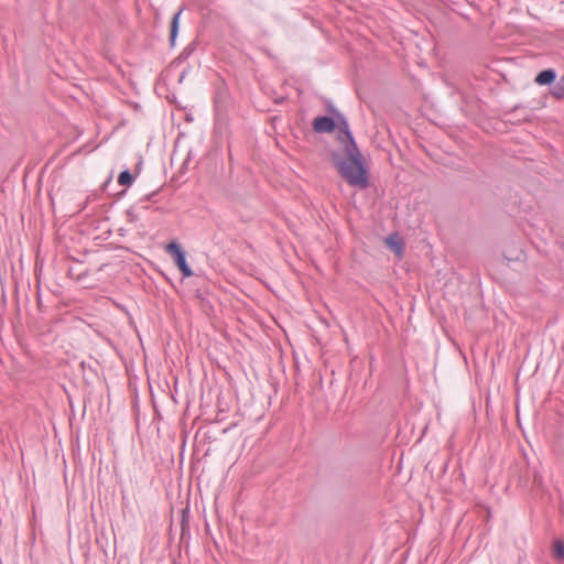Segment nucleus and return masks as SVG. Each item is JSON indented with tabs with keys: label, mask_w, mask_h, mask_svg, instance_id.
Here are the masks:
<instances>
[{
	"label": "nucleus",
	"mask_w": 564,
	"mask_h": 564,
	"mask_svg": "<svg viewBox=\"0 0 564 564\" xmlns=\"http://www.w3.org/2000/svg\"><path fill=\"white\" fill-rule=\"evenodd\" d=\"M330 111L336 116V126L339 127L338 140L344 145L346 159L338 152L330 153L333 165L338 170L340 176L350 185L359 188L369 186L368 170L364 162V156L357 147L355 138L349 129L348 121L344 115L335 108Z\"/></svg>",
	"instance_id": "f257e3e1"
},
{
	"label": "nucleus",
	"mask_w": 564,
	"mask_h": 564,
	"mask_svg": "<svg viewBox=\"0 0 564 564\" xmlns=\"http://www.w3.org/2000/svg\"><path fill=\"white\" fill-rule=\"evenodd\" d=\"M166 252L171 254L178 270L182 272L184 278H189L194 274L192 268L187 263L186 252L183 250L181 245L176 241H172L166 246Z\"/></svg>",
	"instance_id": "f03ea898"
},
{
	"label": "nucleus",
	"mask_w": 564,
	"mask_h": 564,
	"mask_svg": "<svg viewBox=\"0 0 564 564\" xmlns=\"http://www.w3.org/2000/svg\"><path fill=\"white\" fill-rule=\"evenodd\" d=\"M316 133H332L336 129V117L321 116L316 117L312 123Z\"/></svg>",
	"instance_id": "7ed1b4c3"
},
{
	"label": "nucleus",
	"mask_w": 564,
	"mask_h": 564,
	"mask_svg": "<svg viewBox=\"0 0 564 564\" xmlns=\"http://www.w3.org/2000/svg\"><path fill=\"white\" fill-rule=\"evenodd\" d=\"M557 73L554 68H546L539 72L534 78V83L539 86H553L556 82Z\"/></svg>",
	"instance_id": "20e7f679"
},
{
	"label": "nucleus",
	"mask_w": 564,
	"mask_h": 564,
	"mask_svg": "<svg viewBox=\"0 0 564 564\" xmlns=\"http://www.w3.org/2000/svg\"><path fill=\"white\" fill-rule=\"evenodd\" d=\"M387 246L392 249L398 256H402L404 251V243L402 240H400L397 232H393L388 236L386 239Z\"/></svg>",
	"instance_id": "39448f33"
},
{
	"label": "nucleus",
	"mask_w": 564,
	"mask_h": 564,
	"mask_svg": "<svg viewBox=\"0 0 564 564\" xmlns=\"http://www.w3.org/2000/svg\"><path fill=\"white\" fill-rule=\"evenodd\" d=\"M183 9H180L172 18L171 21V30H170V43L173 46L175 44L177 34H178V25H180V17L182 14Z\"/></svg>",
	"instance_id": "423d86ee"
},
{
	"label": "nucleus",
	"mask_w": 564,
	"mask_h": 564,
	"mask_svg": "<svg viewBox=\"0 0 564 564\" xmlns=\"http://www.w3.org/2000/svg\"><path fill=\"white\" fill-rule=\"evenodd\" d=\"M551 96L556 100H564V74L561 78L550 88Z\"/></svg>",
	"instance_id": "0eeeda50"
},
{
	"label": "nucleus",
	"mask_w": 564,
	"mask_h": 564,
	"mask_svg": "<svg viewBox=\"0 0 564 564\" xmlns=\"http://www.w3.org/2000/svg\"><path fill=\"white\" fill-rule=\"evenodd\" d=\"M133 181H134V176L128 169L120 172V174L118 176V183L121 186L128 187V186L132 185Z\"/></svg>",
	"instance_id": "6e6552de"
},
{
	"label": "nucleus",
	"mask_w": 564,
	"mask_h": 564,
	"mask_svg": "<svg viewBox=\"0 0 564 564\" xmlns=\"http://www.w3.org/2000/svg\"><path fill=\"white\" fill-rule=\"evenodd\" d=\"M195 50H196V43L195 42L189 43L186 47L183 48V51L178 55L177 59L181 62L187 59L193 54V52Z\"/></svg>",
	"instance_id": "1a4fd4ad"
},
{
	"label": "nucleus",
	"mask_w": 564,
	"mask_h": 564,
	"mask_svg": "<svg viewBox=\"0 0 564 564\" xmlns=\"http://www.w3.org/2000/svg\"><path fill=\"white\" fill-rule=\"evenodd\" d=\"M554 557L557 560L564 558V542L561 540H556L554 542Z\"/></svg>",
	"instance_id": "9d476101"
},
{
	"label": "nucleus",
	"mask_w": 564,
	"mask_h": 564,
	"mask_svg": "<svg viewBox=\"0 0 564 564\" xmlns=\"http://www.w3.org/2000/svg\"><path fill=\"white\" fill-rule=\"evenodd\" d=\"M127 217L129 221L134 223L138 220V215L134 213L133 208L127 210Z\"/></svg>",
	"instance_id": "9b49d317"
},
{
	"label": "nucleus",
	"mask_w": 564,
	"mask_h": 564,
	"mask_svg": "<svg viewBox=\"0 0 564 564\" xmlns=\"http://www.w3.org/2000/svg\"><path fill=\"white\" fill-rule=\"evenodd\" d=\"M185 525H186V521H185V511L183 510L182 533H184V531H185Z\"/></svg>",
	"instance_id": "f8f14e48"
},
{
	"label": "nucleus",
	"mask_w": 564,
	"mask_h": 564,
	"mask_svg": "<svg viewBox=\"0 0 564 564\" xmlns=\"http://www.w3.org/2000/svg\"><path fill=\"white\" fill-rule=\"evenodd\" d=\"M153 195H154V194L147 195V196H144V198H143V199H144V200H150V199H151V197H152Z\"/></svg>",
	"instance_id": "ddd939ff"
},
{
	"label": "nucleus",
	"mask_w": 564,
	"mask_h": 564,
	"mask_svg": "<svg viewBox=\"0 0 564 564\" xmlns=\"http://www.w3.org/2000/svg\"><path fill=\"white\" fill-rule=\"evenodd\" d=\"M518 109H519V107H518V106H514V107L512 108L511 112H516Z\"/></svg>",
	"instance_id": "4468645a"
}]
</instances>
